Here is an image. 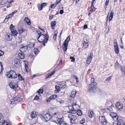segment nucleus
<instances>
[{
    "instance_id": "09e8293b",
    "label": "nucleus",
    "mask_w": 125,
    "mask_h": 125,
    "mask_svg": "<svg viewBox=\"0 0 125 125\" xmlns=\"http://www.w3.org/2000/svg\"><path fill=\"white\" fill-rule=\"evenodd\" d=\"M9 28L10 29L11 31L12 30H13L14 29V26H13V25L11 24L10 25Z\"/></svg>"
},
{
    "instance_id": "a19ab883",
    "label": "nucleus",
    "mask_w": 125,
    "mask_h": 125,
    "mask_svg": "<svg viewBox=\"0 0 125 125\" xmlns=\"http://www.w3.org/2000/svg\"><path fill=\"white\" fill-rule=\"evenodd\" d=\"M101 122L103 125H106L107 123V121L106 119L103 120L102 122Z\"/></svg>"
},
{
    "instance_id": "4d7b16f0",
    "label": "nucleus",
    "mask_w": 125,
    "mask_h": 125,
    "mask_svg": "<svg viewBox=\"0 0 125 125\" xmlns=\"http://www.w3.org/2000/svg\"><path fill=\"white\" fill-rule=\"evenodd\" d=\"M10 18V17L8 15L6 17L4 21H5L6 22L8 21V19Z\"/></svg>"
},
{
    "instance_id": "0e129e2a",
    "label": "nucleus",
    "mask_w": 125,
    "mask_h": 125,
    "mask_svg": "<svg viewBox=\"0 0 125 125\" xmlns=\"http://www.w3.org/2000/svg\"><path fill=\"white\" fill-rule=\"evenodd\" d=\"M121 69L122 71L124 72V71H125V67L124 66H123L122 67Z\"/></svg>"
},
{
    "instance_id": "a18cd8bd",
    "label": "nucleus",
    "mask_w": 125,
    "mask_h": 125,
    "mask_svg": "<svg viewBox=\"0 0 125 125\" xmlns=\"http://www.w3.org/2000/svg\"><path fill=\"white\" fill-rule=\"evenodd\" d=\"M84 42L86 43H88L89 42L88 40V39L86 37L84 38L83 39Z\"/></svg>"
},
{
    "instance_id": "7ed1b4c3",
    "label": "nucleus",
    "mask_w": 125,
    "mask_h": 125,
    "mask_svg": "<svg viewBox=\"0 0 125 125\" xmlns=\"http://www.w3.org/2000/svg\"><path fill=\"white\" fill-rule=\"evenodd\" d=\"M68 117L71 120V122L72 124H76L78 121L77 117L74 115L70 114L68 115Z\"/></svg>"
},
{
    "instance_id": "2f4dec72",
    "label": "nucleus",
    "mask_w": 125,
    "mask_h": 125,
    "mask_svg": "<svg viewBox=\"0 0 125 125\" xmlns=\"http://www.w3.org/2000/svg\"><path fill=\"white\" fill-rule=\"evenodd\" d=\"M99 119L101 122H102V121L104 120H105V117L104 116H99Z\"/></svg>"
},
{
    "instance_id": "a211bd4d",
    "label": "nucleus",
    "mask_w": 125,
    "mask_h": 125,
    "mask_svg": "<svg viewBox=\"0 0 125 125\" xmlns=\"http://www.w3.org/2000/svg\"><path fill=\"white\" fill-rule=\"evenodd\" d=\"M77 93V92L75 90H73L71 93V97H72L74 98L75 97V95Z\"/></svg>"
},
{
    "instance_id": "4c0bfd02",
    "label": "nucleus",
    "mask_w": 125,
    "mask_h": 125,
    "mask_svg": "<svg viewBox=\"0 0 125 125\" xmlns=\"http://www.w3.org/2000/svg\"><path fill=\"white\" fill-rule=\"evenodd\" d=\"M10 73V71L6 73V75L8 78H11V75Z\"/></svg>"
},
{
    "instance_id": "338daca9",
    "label": "nucleus",
    "mask_w": 125,
    "mask_h": 125,
    "mask_svg": "<svg viewBox=\"0 0 125 125\" xmlns=\"http://www.w3.org/2000/svg\"><path fill=\"white\" fill-rule=\"evenodd\" d=\"M56 7H55V4H52L51 5V8H54Z\"/></svg>"
},
{
    "instance_id": "c9c22d12",
    "label": "nucleus",
    "mask_w": 125,
    "mask_h": 125,
    "mask_svg": "<svg viewBox=\"0 0 125 125\" xmlns=\"http://www.w3.org/2000/svg\"><path fill=\"white\" fill-rule=\"evenodd\" d=\"M114 107V106L112 105L107 107V109L108 110H109L110 111H113V108Z\"/></svg>"
},
{
    "instance_id": "473e14b6",
    "label": "nucleus",
    "mask_w": 125,
    "mask_h": 125,
    "mask_svg": "<svg viewBox=\"0 0 125 125\" xmlns=\"http://www.w3.org/2000/svg\"><path fill=\"white\" fill-rule=\"evenodd\" d=\"M77 114L79 116H81L82 115V111L81 110H77Z\"/></svg>"
},
{
    "instance_id": "9b49d317",
    "label": "nucleus",
    "mask_w": 125,
    "mask_h": 125,
    "mask_svg": "<svg viewBox=\"0 0 125 125\" xmlns=\"http://www.w3.org/2000/svg\"><path fill=\"white\" fill-rule=\"evenodd\" d=\"M22 46L20 48V51L21 52H26L28 48V46Z\"/></svg>"
},
{
    "instance_id": "a878e982",
    "label": "nucleus",
    "mask_w": 125,
    "mask_h": 125,
    "mask_svg": "<svg viewBox=\"0 0 125 125\" xmlns=\"http://www.w3.org/2000/svg\"><path fill=\"white\" fill-rule=\"evenodd\" d=\"M55 88L56 89L54 91L55 93L59 92L60 91V86H57L56 85L55 86Z\"/></svg>"
},
{
    "instance_id": "49530a36",
    "label": "nucleus",
    "mask_w": 125,
    "mask_h": 125,
    "mask_svg": "<svg viewBox=\"0 0 125 125\" xmlns=\"http://www.w3.org/2000/svg\"><path fill=\"white\" fill-rule=\"evenodd\" d=\"M57 96L56 95H52L50 96V98L52 99V100L56 98Z\"/></svg>"
},
{
    "instance_id": "13d9d810",
    "label": "nucleus",
    "mask_w": 125,
    "mask_h": 125,
    "mask_svg": "<svg viewBox=\"0 0 125 125\" xmlns=\"http://www.w3.org/2000/svg\"><path fill=\"white\" fill-rule=\"evenodd\" d=\"M4 122H3V123L1 125H8V123L7 122H5L4 121Z\"/></svg>"
},
{
    "instance_id": "f3484780",
    "label": "nucleus",
    "mask_w": 125,
    "mask_h": 125,
    "mask_svg": "<svg viewBox=\"0 0 125 125\" xmlns=\"http://www.w3.org/2000/svg\"><path fill=\"white\" fill-rule=\"evenodd\" d=\"M62 118H59L58 117L57 118L56 121H53L52 122H55L57 124H60L61 121L62 120Z\"/></svg>"
},
{
    "instance_id": "b1692460",
    "label": "nucleus",
    "mask_w": 125,
    "mask_h": 125,
    "mask_svg": "<svg viewBox=\"0 0 125 125\" xmlns=\"http://www.w3.org/2000/svg\"><path fill=\"white\" fill-rule=\"evenodd\" d=\"M47 5V4L46 3H41V5L40 4H38V7L39 6H41V8H40V10H42V8L43 7H45Z\"/></svg>"
},
{
    "instance_id": "1a4fd4ad",
    "label": "nucleus",
    "mask_w": 125,
    "mask_h": 125,
    "mask_svg": "<svg viewBox=\"0 0 125 125\" xmlns=\"http://www.w3.org/2000/svg\"><path fill=\"white\" fill-rule=\"evenodd\" d=\"M110 115L113 118V119L115 121L118 120V116L114 112H111L110 113Z\"/></svg>"
},
{
    "instance_id": "864d4df0",
    "label": "nucleus",
    "mask_w": 125,
    "mask_h": 125,
    "mask_svg": "<svg viewBox=\"0 0 125 125\" xmlns=\"http://www.w3.org/2000/svg\"><path fill=\"white\" fill-rule=\"evenodd\" d=\"M61 1V0H57L56 2L55 3V7H56L57 5Z\"/></svg>"
},
{
    "instance_id": "393cba45",
    "label": "nucleus",
    "mask_w": 125,
    "mask_h": 125,
    "mask_svg": "<svg viewBox=\"0 0 125 125\" xmlns=\"http://www.w3.org/2000/svg\"><path fill=\"white\" fill-rule=\"evenodd\" d=\"M30 116L32 118L35 117L36 116L35 112L34 111H33L31 113Z\"/></svg>"
},
{
    "instance_id": "6ab92c4d",
    "label": "nucleus",
    "mask_w": 125,
    "mask_h": 125,
    "mask_svg": "<svg viewBox=\"0 0 125 125\" xmlns=\"http://www.w3.org/2000/svg\"><path fill=\"white\" fill-rule=\"evenodd\" d=\"M56 25V21H52L51 23V26L52 27V28L53 30L54 29V28L55 26Z\"/></svg>"
},
{
    "instance_id": "4468645a",
    "label": "nucleus",
    "mask_w": 125,
    "mask_h": 125,
    "mask_svg": "<svg viewBox=\"0 0 125 125\" xmlns=\"http://www.w3.org/2000/svg\"><path fill=\"white\" fill-rule=\"evenodd\" d=\"M116 108L118 109H122L123 107V104L119 102L117 103L116 104Z\"/></svg>"
},
{
    "instance_id": "37998d69",
    "label": "nucleus",
    "mask_w": 125,
    "mask_h": 125,
    "mask_svg": "<svg viewBox=\"0 0 125 125\" xmlns=\"http://www.w3.org/2000/svg\"><path fill=\"white\" fill-rule=\"evenodd\" d=\"M34 52L35 54H37L39 52V51L37 48H35L34 49Z\"/></svg>"
},
{
    "instance_id": "4be33fe9",
    "label": "nucleus",
    "mask_w": 125,
    "mask_h": 125,
    "mask_svg": "<svg viewBox=\"0 0 125 125\" xmlns=\"http://www.w3.org/2000/svg\"><path fill=\"white\" fill-rule=\"evenodd\" d=\"M68 45V44L66 43L65 44V43H63V44L62 45V47L64 51H66L67 50Z\"/></svg>"
},
{
    "instance_id": "603ef678",
    "label": "nucleus",
    "mask_w": 125,
    "mask_h": 125,
    "mask_svg": "<svg viewBox=\"0 0 125 125\" xmlns=\"http://www.w3.org/2000/svg\"><path fill=\"white\" fill-rule=\"evenodd\" d=\"M26 63H25V69H24V71L25 72L27 71V68L28 66L27 64V62H26Z\"/></svg>"
},
{
    "instance_id": "aec40b11",
    "label": "nucleus",
    "mask_w": 125,
    "mask_h": 125,
    "mask_svg": "<svg viewBox=\"0 0 125 125\" xmlns=\"http://www.w3.org/2000/svg\"><path fill=\"white\" fill-rule=\"evenodd\" d=\"M59 86H60V88L62 89L66 87L65 84L64 82H60L59 84Z\"/></svg>"
},
{
    "instance_id": "dca6fc26",
    "label": "nucleus",
    "mask_w": 125,
    "mask_h": 125,
    "mask_svg": "<svg viewBox=\"0 0 125 125\" xmlns=\"http://www.w3.org/2000/svg\"><path fill=\"white\" fill-rule=\"evenodd\" d=\"M23 52H19L18 54V57L21 59H23L24 57V55L23 53Z\"/></svg>"
},
{
    "instance_id": "f8f14e48",
    "label": "nucleus",
    "mask_w": 125,
    "mask_h": 125,
    "mask_svg": "<svg viewBox=\"0 0 125 125\" xmlns=\"http://www.w3.org/2000/svg\"><path fill=\"white\" fill-rule=\"evenodd\" d=\"M93 54L91 53L90 54V55L87 58V63L88 64H90L92 60V58L93 57Z\"/></svg>"
},
{
    "instance_id": "20e7f679",
    "label": "nucleus",
    "mask_w": 125,
    "mask_h": 125,
    "mask_svg": "<svg viewBox=\"0 0 125 125\" xmlns=\"http://www.w3.org/2000/svg\"><path fill=\"white\" fill-rule=\"evenodd\" d=\"M21 99L19 96H17L15 97L12 98L10 100V104H17L21 100Z\"/></svg>"
},
{
    "instance_id": "58836bf2",
    "label": "nucleus",
    "mask_w": 125,
    "mask_h": 125,
    "mask_svg": "<svg viewBox=\"0 0 125 125\" xmlns=\"http://www.w3.org/2000/svg\"><path fill=\"white\" fill-rule=\"evenodd\" d=\"M59 114V113L58 111H56L55 112H54L53 113H52V115L53 116L55 115H58Z\"/></svg>"
},
{
    "instance_id": "423d86ee",
    "label": "nucleus",
    "mask_w": 125,
    "mask_h": 125,
    "mask_svg": "<svg viewBox=\"0 0 125 125\" xmlns=\"http://www.w3.org/2000/svg\"><path fill=\"white\" fill-rule=\"evenodd\" d=\"M114 45L115 48V52L116 54H118L119 52V49L116 41L114 42Z\"/></svg>"
},
{
    "instance_id": "6e6d98bb",
    "label": "nucleus",
    "mask_w": 125,
    "mask_h": 125,
    "mask_svg": "<svg viewBox=\"0 0 125 125\" xmlns=\"http://www.w3.org/2000/svg\"><path fill=\"white\" fill-rule=\"evenodd\" d=\"M39 99V97L37 95H36L34 97L33 100H37Z\"/></svg>"
},
{
    "instance_id": "9d476101",
    "label": "nucleus",
    "mask_w": 125,
    "mask_h": 125,
    "mask_svg": "<svg viewBox=\"0 0 125 125\" xmlns=\"http://www.w3.org/2000/svg\"><path fill=\"white\" fill-rule=\"evenodd\" d=\"M11 75V78L12 79H15L16 78L17 76V74L16 72L13 70L10 71V73Z\"/></svg>"
},
{
    "instance_id": "f704fd0d",
    "label": "nucleus",
    "mask_w": 125,
    "mask_h": 125,
    "mask_svg": "<svg viewBox=\"0 0 125 125\" xmlns=\"http://www.w3.org/2000/svg\"><path fill=\"white\" fill-rule=\"evenodd\" d=\"M24 30L23 29H19L18 30L19 34H22L24 32Z\"/></svg>"
},
{
    "instance_id": "e2e57ef3",
    "label": "nucleus",
    "mask_w": 125,
    "mask_h": 125,
    "mask_svg": "<svg viewBox=\"0 0 125 125\" xmlns=\"http://www.w3.org/2000/svg\"><path fill=\"white\" fill-rule=\"evenodd\" d=\"M114 12L113 11H112L111 12V13L110 15V16L112 17H113L114 15Z\"/></svg>"
},
{
    "instance_id": "cd10ccee",
    "label": "nucleus",
    "mask_w": 125,
    "mask_h": 125,
    "mask_svg": "<svg viewBox=\"0 0 125 125\" xmlns=\"http://www.w3.org/2000/svg\"><path fill=\"white\" fill-rule=\"evenodd\" d=\"M4 117L2 114L0 113V122L2 123L4 120L3 119Z\"/></svg>"
},
{
    "instance_id": "f03ea898",
    "label": "nucleus",
    "mask_w": 125,
    "mask_h": 125,
    "mask_svg": "<svg viewBox=\"0 0 125 125\" xmlns=\"http://www.w3.org/2000/svg\"><path fill=\"white\" fill-rule=\"evenodd\" d=\"M40 115L41 118L44 121L47 122L49 120L51 121H53L52 120V118L50 117V115L48 114L47 113L45 114H41Z\"/></svg>"
},
{
    "instance_id": "412c9836",
    "label": "nucleus",
    "mask_w": 125,
    "mask_h": 125,
    "mask_svg": "<svg viewBox=\"0 0 125 125\" xmlns=\"http://www.w3.org/2000/svg\"><path fill=\"white\" fill-rule=\"evenodd\" d=\"M24 21L27 23L28 25H30L31 24V22L30 21L28 18L26 17L24 19Z\"/></svg>"
},
{
    "instance_id": "5701e85b",
    "label": "nucleus",
    "mask_w": 125,
    "mask_h": 125,
    "mask_svg": "<svg viewBox=\"0 0 125 125\" xmlns=\"http://www.w3.org/2000/svg\"><path fill=\"white\" fill-rule=\"evenodd\" d=\"M11 31L12 34L15 36H16L18 33L17 31L15 29L13 30H12Z\"/></svg>"
},
{
    "instance_id": "c756f323",
    "label": "nucleus",
    "mask_w": 125,
    "mask_h": 125,
    "mask_svg": "<svg viewBox=\"0 0 125 125\" xmlns=\"http://www.w3.org/2000/svg\"><path fill=\"white\" fill-rule=\"evenodd\" d=\"M97 84V83L96 82H92L90 84V86H91L92 87H96L95 85H96Z\"/></svg>"
},
{
    "instance_id": "39448f33",
    "label": "nucleus",
    "mask_w": 125,
    "mask_h": 125,
    "mask_svg": "<svg viewBox=\"0 0 125 125\" xmlns=\"http://www.w3.org/2000/svg\"><path fill=\"white\" fill-rule=\"evenodd\" d=\"M12 35L10 33H6L5 36V39L8 41H10L12 39Z\"/></svg>"
},
{
    "instance_id": "bb28decb",
    "label": "nucleus",
    "mask_w": 125,
    "mask_h": 125,
    "mask_svg": "<svg viewBox=\"0 0 125 125\" xmlns=\"http://www.w3.org/2000/svg\"><path fill=\"white\" fill-rule=\"evenodd\" d=\"M88 114L89 117L92 118L94 116V113L93 111H89L88 112Z\"/></svg>"
},
{
    "instance_id": "bf43d9fd",
    "label": "nucleus",
    "mask_w": 125,
    "mask_h": 125,
    "mask_svg": "<svg viewBox=\"0 0 125 125\" xmlns=\"http://www.w3.org/2000/svg\"><path fill=\"white\" fill-rule=\"evenodd\" d=\"M74 78L76 79V82L77 83L79 82V80L78 77L77 76H74Z\"/></svg>"
},
{
    "instance_id": "de8ad7c7",
    "label": "nucleus",
    "mask_w": 125,
    "mask_h": 125,
    "mask_svg": "<svg viewBox=\"0 0 125 125\" xmlns=\"http://www.w3.org/2000/svg\"><path fill=\"white\" fill-rule=\"evenodd\" d=\"M43 91V89H39L37 91V92L38 94H42V93Z\"/></svg>"
},
{
    "instance_id": "c85d7f7f",
    "label": "nucleus",
    "mask_w": 125,
    "mask_h": 125,
    "mask_svg": "<svg viewBox=\"0 0 125 125\" xmlns=\"http://www.w3.org/2000/svg\"><path fill=\"white\" fill-rule=\"evenodd\" d=\"M70 40V38L69 37V36L67 38L66 40L63 43H65V44H66V43L68 44V43Z\"/></svg>"
},
{
    "instance_id": "2eb2a0df",
    "label": "nucleus",
    "mask_w": 125,
    "mask_h": 125,
    "mask_svg": "<svg viewBox=\"0 0 125 125\" xmlns=\"http://www.w3.org/2000/svg\"><path fill=\"white\" fill-rule=\"evenodd\" d=\"M96 87H92L90 86L88 90L90 92L94 93L95 92V90L96 89Z\"/></svg>"
},
{
    "instance_id": "0eeeda50",
    "label": "nucleus",
    "mask_w": 125,
    "mask_h": 125,
    "mask_svg": "<svg viewBox=\"0 0 125 125\" xmlns=\"http://www.w3.org/2000/svg\"><path fill=\"white\" fill-rule=\"evenodd\" d=\"M10 87L13 89L15 90L18 87L17 83L14 82H11L9 84Z\"/></svg>"
},
{
    "instance_id": "e433bc0d",
    "label": "nucleus",
    "mask_w": 125,
    "mask_h": 125,
    "mask_svg": "<svg viewBox=\"0 0 125 125\" xmlns=\"http://www.w3.org/2000/svg\"><path fill=\"white\" fill-rule=\"evenodd\" d=\"M61 122V123L60 124V125H68L66 123H65V122L63 121V119L62 120Z\"/></svg>"
},
{
    "instance_id": "c03bdc74",
    "label": "nucleus",
    "mask_w": 125,
    "mask_h": 125,
    "mask_svg": "<svg viewBox=\"0 0 125 125\" xmlns=\"http://www.w3.org/2000/svg\"><path fill=\"white\" fill-rule=\"evenodd\" d=\"M58 31H55V34L53 36V38L54 39L56 40V37L57 36V34L58 33Z\"/></svg>"
},
{
    "instance_id": "8fccbe9b",
    "label": "nucleus",
    "mask_w": 125,
    "mask_h": 125,
    "mask_svg": "<svg viewBox=\"0 0 125 125\" xmlns=\"http://www.w3.org/2000/svg\"><path fill=\"white\" fill-rule=\"evenodd\" d=\"M52 100V99L51 98H50V96L46 100V102L47 103H49L50 102V101Z\"/></svg>"
},
{
    "instance_id": "774afa93",
    "label": "nucleus",
    "mask_w": 125,
    "mask_h": 125,
    "mask_svg": "<svg viewBox=\"0 0 125 125\" xmlns=\"http://www.w3.org/2000/svg\"><path fill=\"white\" fill-rule=\"evenodd\" d=\"M4 53L0 50V56H1Z\"/></svg>"
},
{
    "instance_id": "6e6552de",
    "label": "nucleus",
    "mask_w": 125,
    "mask_h": 125,
    "mask_svg": "<svg viewBox=\"0 0 125 125\" xmlns=\"http://www.w3.org/2000/svg\"><path fill=\"white\" fill-rule=\"evenodd\" d=\"M73 101V103L72 104V105L73 109L75 110H77V109L79 107V105L78 104V103L76 102Z\"/></svg>"
},
{
    "instance_id": "79ce46f5",
    "label": "nucleus",
    "mask_w": 125,
    "mask_h": 125,
    "mask_svg": "<svg viewBox=\"0 0 125 125\" xmlns=\"http://www.w3.org/2000/svg\"><path fill=\"white\" fill-rule=\"evenodd\" d=\"M112 77V76H110L108 78L106 79L105 80V81L107 83H108L109 82V81L111 79Z\"/></svg>"
},
{
    "instance_id": "5fc2aeb1",
    "label": "nucleus",
    "mask_w": 125,
    "mask_h": 125,
    "mask_svg": "<svg viewBox=\"0 0 125 125\" xmlns=\"http://www.w3.org/2000/svg\"><path fill=\"white\" fill-rule=\"evenodd\" d=\"M70 59H72L71 61L72 62H73L75 61V59L73 57L71 56L70 57Z\"/></svg>"
},
{
    "instance_id": "3c124183",
    "label": "nucleus",
    "mask_w": 125,
    "mask_h": 125,
    "mask_svg": "<svg viewBox=\"0 0 125 125\" xmlns=\"http://www.w3.org/2000/svg\"><path fill=\"white\" fill-rule=\"evenodd\" d=\"M18 77L20 80H21L23 79L22 77L20 74H18Z\"/></svg>"
},
{
    "instance_id": "ea45409f",
    "label": "nucleus",
    "mask_w": 125,
    "mask_h": 125,
    "mask_svg": "<svg viewBox=\"0 0 125 125\" xmlns=\"http://www.w3.org/2000/svg\"><path fill=\"white\" fill-rule=\"evenodd\" d=\"M76 111H77V110H74V109H71L69 110L68 112L70 113L74 114L76 113Z\"/></svg>"
},
{
    "instance_id": "69168bd1",
    "label": "nucleus",
    "mask_w": 125,
    "mask_h": 125,
    "mask_svg": "<svg viewBox=\"0 0 125 125\" xmlns=\"http://www.w3.org/2000/svg\"><path fill=\"white\" fill-rule=\"evenodd\" d=\"M55 71H53V72H52L51 73L50 75V76L51 77L52 76V75H53L54 74V73H55Z\"/></svg>"
},
{
    "instance_id": "f257e3e1",
    "label": "nucleus",
    "mask_w": 125,
    "mask_h": 125,
    "mask_svg": "<svg viewBox=\"0 0 125 125\" xmlns=\"http://www.w3.org/2000/svg\"><path fill=\"white\" fill-rule=\"evenodd\" d=\"M38 41L40 42H43L42 44L44 46H45V43L47 42L49 39V36L46 34H42L39 35L36 37Z\"/></svg>"
},
{
    "instance_id": "ddd939ff",
    "label": "nucleus",
    "mask_w": 125,
    "mask_h": 125,
    "mask_svg": "<svg viewBox=\"0 0 125 125\" xmlns=\"http://www.w3.org/2000/svg\"><path fill=\"white\" fill-rule=\"evenodd\" d=\"M14 65L16 67H18L20 63V60L18 59H15L14 60Z\"/></svg>"
},
{
    "instance_id": "052dcab7",
    "label": "nucleus",
    "mask_w": 125,
    "mask_h": 125,
    "mask_svg": "<svg viewBox=\"0 0 125 125\" xmlns=\"http://www.w3.org/2000/svg\"><path fill=\"white\" fill-rule=\"evenodd\" d=\"M83 45L84 46L85 48H86L88 46V43H84Z\"/></svg>"
},
{
    "instance_id": "7c9ffc66",
    "label": "nucleus",
    "mask_w": 125,
    "mask_h": 125,
    "mask_svg": "<svg viewBox=\"0 0 125 125\" xmlns=\"http://www.w3.org/2000/svg\"><path fill=\"white\" fill-rule=\"evenodd\" d=\"M8 2V0H1L0 2V4L3 5L6 3Z\"/></svg>"
},
{
    "instance_id": "680f3d73",
    "label": "nucleus",
    "mask_w": 125,
    "mask_h": 125,
    "mask_svg": "<svg viewBox=\"0 0 125 125\" xmlns=\"http://www.w3.org/2000/svg\"><path fill=\"white\" fill-rule=\"evenodd\" d=\"M85 122V120L84 119H82L80 121V123L81 124H83Z\"/></svg>"
},
{
    "instance_id": "72a5a7b5",
    "label": "nucleus",
    "mask_w": 125,
    "mask_h": 125,
    "mask_svg": "<svg viewBox=\"0 0 125 125\" xmlns=\"http://www.w3.org/2000/svg\"><path fill=\"white\" fill-rule=\"evenodd\" d=\"M28 45L29 47L30 48H31L32 47H34V44L33 43H31L30 42L28 44Z\"/></svg>"
}]
</instances>
